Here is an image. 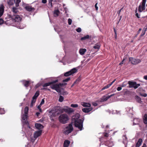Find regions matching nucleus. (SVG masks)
I'll use <instances>...</instances> for the list:
<instances>
[{
  "instance_id": "a19ab883",
  "label": "nucleus",
  "mask_w": 147,
  "mask_h": 147,
  "mask_svg": "<svg viewBox=\"0 0 147 147\" xmlns=\"http://www.w3.org/2000/svg\"><path fill=\"white\" fill-rule=\"evenodd\" d=\"M72 22V20L70 18H69L68 20V22L69 25H71V24Z\"/></svg>"
},
{
  "instance_id": "603ef678",
  "label": "nucleus",
  "mask_w": 147,
  "mask_h": 147,
  "mask_svg": "<svg viewBox=\"0 0 147 147\" xmlns=\"http://www.w3.org/2000/svg\"><path fill=\"white\" fill-rule=\"evenodd\" d=\"M141 95L142 96H143L144 97H146L147 96V94H146V93H144V94H141Z\"/></svg>"
},
{
  "instance_id": "a211bd4d",
  "label": "nucleus",
  "mask_w": 147,
  "mask_h": 147,
  "mask_svg": "<svg viewBox=\"0 0 147 147\" xmlns=\"http://www.w3.org/2000/svg\"><path fill=\"white\" fill-rule=\"evenodd\" d=\"M134 122L133 123V125H138L140 122V120L138 118H134Z\"/></svg>"
},
{
  "instance_id": "9d476101",
  "label": "nucleus",
  "mask_w": 147,
  "mask_h": 147,
  "mask_svg": "<svg viewBox=\"0 0 147 147\" xmlns=\"http://www.w3.org/2000/svg\"><path fill=\"white\" fill-rule=\"evenodd\" d=\"M115 94H111L110 95H108L107 96H106V95L100 98V102H103L106 101L109 98L113 96Z\"/></svg>"
},
{
  "instance_id": "393cba45",
  "label": "nucleus",
  "mask_w": 147,
  "mask_h": 147,
  "mask_svg": "<svg viewBox=\"0 0 147 147\" xmlns=\"http://www.w3.org/2000/svg\"><path fill=\"white\" fill-rule=\"evenodd\" d=\"M143 122L145 124H147V114H145L143 118Z\"/></svg>"
},
{
  "instance_id": "a18cd8bd",
  "label": "nucleus",
  "mask_w": 147,
  "mask_h": 147,
  "mask_svg": "<svg viewBox=\"0 0 147 147\" xmlns=\"http://www.w3.org/2000/svg\"><path fill=\"white\" fill-rule=\"evenodd\" d=\"M127 84V83L124 82L123 83L122 86L123 87H125V86Z\"/></svg>"
},
{
  "instance_id": "864d4df0",
  "label": "nucleus",
  "mask_w": 147,
  "mask_h": 147,
  "mask_svg": "<svg viewBox=\"0 0 147 147\" xmlns=\"http://www.w3.org/2000/svg\"><path fill=\"white\" fill-rule=\"evenodd\" d=\"M76 80L77 82V83H78V82L80 81L81 80V79L80 78V77H79Z\"/></svg>"
},
{
  "instance_id": "473e14b6",
  "label": "nucleus",
  "mask_w": 147,
  "mask_h": 147,
  "mask_svg": "<svg viewBox=\"0 0 147 147\" xmlns=\"http://www.w3.org/2000/svg\"><path fill=\"white\" fill-rule=\"evenodd\" d=\"M64 99V98L63 97L61 96H59V101L61 102H62L63 101Z\"/></svg>"
},
{
  "instance_id": "bb28decb",
  "label": "nucleus",
  "mask_w": 147,
  "mask_h": 147,
  "mask_svg": "<svg viewBox=\"0 0 147 147\" xmlns=\"http://www.w3.org/2000/svg\"><path fill=\"white\" fill-rule=\"evenodd\" d=\"M90 36L88 35H86L84 36L83 37H82L81 38V40H85L89 38Z\"/></svg>"
},
{
  "instance_id": "69168bd1",
  "label": "nucleus",
  "mask_w": 147,
  "mask_h": 147,
  "mask_svg": "<svg viewBox=\"0 0 147 147\" xmlns=\"http://www.w3.org/2000/svg\"><path fill=\"white\" fill-rule=\"evenodd\" d=\"M144 78L145 80H147V75L144 76Z\"/></svg>"
},
{
  "instance_id": "052dcab7",
  "label": "nucleus",
  "mask_w": 147,
  "mask_h": 147,
  "mask_svg": "<svg viewBox=\"0 0 147 147\" xmlns=\"http://www.w3.org/2000/svg\"><path fill=\"white\" fill-rule=\"evenodd\" d=\"M105 137H107L109 136V134L107 133H105L104 135Z\"/></svg>"
},
{
  "instance_id": "c9c22d12",
  "label": "nucleus",
  "mask_w": 147,
  "mask_h": 147,
  "mask_svg": "<svg viewBox=\"0 0 147 147\" xmlns=\"http://www.w3.org/2000/svg\"><path fill=\"white\" fill-rule=\"evenodd\" d=\"M100 46L99 45H96L94 46L93 48L94 49H100Z\"/></svg>"
},
{
  "instance_id": "b1692460",
  "label": "nucleus",
  "mask_w": 147,
  "mask_h": 147,
  "mask_svg": "<svg viewBox=\"0 0 147 147\" xmlns=\"http://www.w3.org/2000/svg\"><path fill=\"white\" fill-rule=\"evenodd\" d=\"M60 13L59 10L58 9L55 10L54 11V14L55 17H57L58 16L59 13Z\"/></svg>"
},
{
  "instance_id": "1a4fd4ad",
  "label": "nucleus",
  "mask_w": 147,
  "mask_h": 147,
  "mask_svg": "<svg viewBox=\"0 0 147 147\" xmlns=\"http://www.w3.org/2000/svg\"><path fill=\"white\" fill-rule=\"evenodd\" d=\"M65 108H64L62 109H61V113L65 112L66 113H67L69 114H70L74 111L73 109L69 108H68L67 107H66Z\"/></svg>"
},
{
  "instance_id": "aec40b11",
  "label": "nucleus",
  "mask_w": 147,
  "mask_h": 147,
  "mask_svg": "<svg viewBox=\"0 0 147 147\" xmlns=\"http://www.w3.org/2000/svg\"><path fill=\"white\" fill-rule=\"evenodd\" d=\"M70 142L68 140H65L63 144L64 147H68L70 144Z\"/></svg>"
},
{
  "instance_id": "4468645a",
  "label": "nucleus",
  "mask_w": 147,
  "mask_h": 147,
  "mask_svg": "<svg viewBox=\"0 0 147 147\" xmlns=\"http://www.w3.org/2000/svg\"><path fill=\"white\" fill-rule=\"evenodd\" d=\"M4 7L3 4L0 5V18L2 16L4 12Z\"/></svg>"
},
{
  "instance_id": "c03bdc74",
  "label": "nucleus",
  "mask_w": 147,
  "mask_h": 147,
  "mask_svg": "<svg viewBox=\"0 0 147 147\" xmlns=\"http://www.w3.org/2000/svg\"><path fill=\"white\" fill-rule=\"evenodd\" d=\"M123 8H121V9H120L119 11H118L117 12V13L118 14L119 16L120 12L123 9Z\"/></svg>"
},
{
  "instance_id": "c756f323",
  "label": "nucleus",
  "mask_w": 147,
  "mask_h": 147,
  "mask_svg": "<svg viewBox=\"0 0 147 147\" xmlns=\"http://www.w3.org/2000/svg\"><path fill=\"white\" fill-rule=\"evenodd\" d=\"M29 81H26L24 84V86L26 87H28L29 85Z\"/></svg>"
},
{
  "instance_id": "09e8293b",
  "label": "nucleus",
  "mask_w": 147,
  "mask_h": 147,
  "mask_svg": "<svg viewBox=\"0 0 147 147\" xmlns=\"http://www.w3.org/2000/svg\"><path fill=\"white\" fill-rule=\"evenodd\" d=\"M135 16L138 18H140V15H139L138 13H135Z\"/></svg>"
},
{
  "instance_id": "5701e85b",
  "label": "nucleus",
  "mask_w": 147,
  "mask_h": 147,
  "mask_svg": "<svg viewBox=\"0 0 147 147\" xmlns=\"http://www.w3.org/2000/svg\"><path fill=\"white\" fill-rule=\"evenodd\" d=\"M39 91H37L35 93L34 95L32 97V99H36V100L37 97L39 96Z\"/></svg>"
},
{
  "instance_id": "338daca9",
  "label": "nucleus",
  "mask_w": 147,
  "mask_h": 147,
  "mask_svg": "<svg viewBox=\"0 0 147 147\" xmlns=\"http://www.w3.org/2000/svg\"><path fill=\"white\" fill-rule=\"evenodd\" d=\"M40 114V113L39 112H36V115L37 117H38L39 116V115Z\"/></svg>"
},
{
  "instance_id": "7c9ffc66",
  "label": "nucleus",
  "mask_w": 147,
  "mask_h": 147,
  "mask_svg": "<svg viewBox=\"0 0 147 147\" xmlns=\"http://www.w3.org/2000/svg\"><path fill=\"white\" fill-rule=\"evenodd\" d=\"M27 115H25V114H24L22 116V119L23 120L26 121V120H27Z\"/></svg>"
},
{
  "instance_id": "a878e982",
  "label": "nucleus",
  "mask_w": 147,
  "mask_h": 147,
  "mask_svg": "<svg viewBox=\"0 0 147 147\" xmlns=\"http://www.w3.org/2000/svg\"><path fill=\"white\" fill-rule=\"evenodd\" d=\"M135 99L137 102L138 103H141L142 102L141 98L138 96H135Z\"/></svg>"
},
{
  "instance_id": "3c124183",
  "label": "nucleus",
  "mask_w": 147,
  "mask_h": 147,
  "mask_svg": "<svg viewBox=\"0 0 147 147\" xmlns=\"http://www.w3.org/2000/svg\"><path fill=\"white\" fill-rule=\"evenodd\" d=\"M41 90H50V89L48 88H44L41 89Z\"/></svg>"
},
{
  "instance_id": "5fc2aeb1",
  "label": "nucleus",
  "mask_w": 147,
  "mask_h": 147,
  "mask_svg": "<svg viewBox=\"0 0 147 147\" xmlns=\"http://www.w3.org/2000/svg\"><path fill=\"white\" fill-rule=\"evenodd\" d=\"M122 89V88L121 87V86H120V87H118L117 88V90L118 91H119L120 90H121Z\"/></svg>"
},
{
  "instance_id": "de8ad7c7",
  "label": "nucleus",
  "mask_w": 147,
  "mask_h": 147,
  "mask_svg": "<svg viewBox=\"0 0 147 147\" xmlns=\"http://www.w3.org/2000/svg\"><path fill=\"white\" fill-rule=\"evenodd\" d=\"M36 139H35V138H31V140H30L31 142H32V143H33L34 142L35 140Z\"/></svg>"
},
{
  "instance_id": "4be33fe9",
  "label": "nucleus",
  "mask_w": 147,
  "mask_h": 147,
  "mask_svg": "<svg viewBox=\"0 0 147 147\" xmlns=\"http://www.w3.org/2000/svg\"><path fill=\"white\" fill-rule=\"evenodd\" d=\"M86 50L85 49H80L79 50V53L81 55L84 54L85 52L86 51Z\"/></svg>"
},
{
  "instance_id": "79ce46f5",
  "label": "nucleus",
  "mask_w": 147,
  "mask_h": 147,
  "mask_svg": "<svg viewBox=\"0 0 147 147\" xmlns=\"http://www.w3.org/2000/svg\"><path fill=\"white\" fill-rule=\"evenodd\" d=\"M76 31L78 32H80L82 31V29L80 28H78L76 29Z\"/></svg>"
},
{
  "instance_id": "0eeeda50",
  "label": "nucleus",
  "mask_w": 147,
  "mask_h": 147,
  "mask_svg": "<svg viewBox=\"0 0 147 147\" xmlns=\"http://www.w3.org/2000/svg\"><path fill=\"white\" fill-rule=\"evenodd\" d=\"M129 61L134 65H136L141 62V60L139 59H135L133 57H129Z\"/></svg>"
},
{
  "instance_id": "cd10ccee",
  "label": "nucleus",
  "mask_w": 147,
  "mask_h": 147,
  "mask_svg": "<svg viewBox=\"0 0 147 147\" xmlns=\"http://www.w3.org/2000/svg\"><path fill=\"white\" fill-rule=\"evenodd\" d=\"M7 2L9 5H13L14 1L13 0H8Z\"/></svg>"
},
{
  "instance_id": "6ab92c4d",
  "label": "nucleus",
  "mask_w": 147,
  "mask_h": 147,
  "mask_svg": "<svg viewBox=\"0 0 147 147\" xmlns=\"http://www.w3.org/2000/svg\"><path fill=\"white\" fill-rule=\"evenodd\" d=\"M142 139L141 138H139L136 144V147H139L142 144Z\"/></svg>"
},
{
  "instance_id": "6e6552de",
  "label": "nucleus",
  "mask_w": 147,
  "mask_h": 147,
  "mask_svg": "<svg viewBox=\"0 0 147 147\" xmlns=\"http://www.w3.org/2000/svg\"><path fill=\"white\" fill-rule=\"evenodd\" d=\"M66 129L65 131V134H67L70 133L73 129V128L72 124H69L68 126L66 127Z\"/></svg>"
},
{
  "instance_id": "423d86ee",
  "label": "nucleus",
  "mask_w": 147,
  "mask_h": 147,
  "mask_svg": "<svg viewBox=\"0 0 147 147\" xmlns=\"http://www.w3.org/2000/svg\"><path fill=\"white\" fill-rule=\"evenodd\" d=\"M77 71V69L76 68H73L69 71L65 72L64 74V76L66 77L69 76L75 73Z\"/></svg>"
},
{
  "instance_id": "39448f33",
  "label": "nucleus",
  "mask_w": 147,
  "mask_h": 147,
  "mask_svg": "<svg viewBox=\"0 0 147 147\" xmlns=\"http://www.w3.org/2000/svg\"><path fill=\"white\" fill-rule=\"evenodd\" d=\"M128 84L129 85V88H133L135 89L137 88L140 86V84H137L136 82L129 81L128 82Z\"/></svg>"
},
{
  "instance_id": "58836bf2",
  "label": "nucleus",
  "mask_w": 147,
  "mask_h": 147,
  "mask_svg": "<svg viewBox=\"0 0 147 147\" xmlns=\"http://www.w3.org/2000/svg\"><path fill=\"white\" fill-rule=\"evenodd\" d=\"M78 105L77 104H72L71 105V107L76 108L78 107Z\"/></svg>"
},
{
  "instance_id": "49530a36",
  "label": "nucleus",
  "mask_w": 147,
  "mask_h": 147,
  "mask_svg": "<svg viewBox=\"0 0 147 147\" xmlns=\"http://www.w3.org/2000/svg\"><path fill=\"white\" fill-rule=\"evenodd\" d=\"M4 21L1 18H0V25L2 24L4 22Z\"/></svg>"
},
{
  "instance_id": "ddd939ff",
  "label": "nucleus",
  "mask_w": 147,
  "mask_h": 147,
  "mask_svg": "<svg viewBox=\"0 0 147 147\" xmlns=\"http://www.w3.org/2000/svg\"><path fill=\"white\" fill-rule=\"evenodd\" d=\"M41 130L38 131H36L34 134V138L36 139L37 137L40 135L41 134Z\"/></svg>"
},
{
  "instance_id": "72a5a7b5",
  "label": "nucleus",
  "mask_w": 147,
  "mask_h": 147,
  "mask_svg": "<svg viewBox=\"0 0 147 147\" xmlns=\"http://www.w3.org/2000/svg\"><path fill=\"white\" fill-rule=\"evenodd\" d=\"M60 94L63 95H66L68 94V93L66 91H63L61 92Z\"/></svg>"
},
{
  "instance_id": "9b49d317",
  "label": "nucleus",
  "mask_w": 147,
  "mask_h": 147,
  "mask_svg": "<svg viewBox=\"0 0 147 147\" xmlns=\"http://www.w3.org/2000/svg\"><path fill=\"white\" fill-rule=\"evenodd\" d=\"M58 80H55L51 82L45 83L42 85V86L43 87H45L49 86L57 82H58Z\"/></svg>"
},
{
  "instance_id": "2eb2a0df",
  "label": "nucleus",
  "mask_w": 147,
  "mask_h": 147,
  "mask_svg": "<svg viewBox=\"0 0 147 147\" xmlns=\"http://www.w3.org/2000/svg\"><path fill=\"white\" fill-rule=\"evenodd\" d=\"M25 8L27 11H34L35 10L34 8L30 6H26L25 7Z\"/></svg>"
},
{
  "instance_id": "f8f14e48",
  "label": "nucleus",
  "mask_w": 147,
  "mask_h": 147,
  "mask_svg": "<svg viewBox=\"0 0 147 147\" xmlns=\"http://www.w3.org/2000/svg\"><path fill=\"white\" fill-rule=\"evenodd\" d=\"M146 9L145 5L142 4L139 5L138 7V11L140 12H142V11L145 10Z\"/></svg>"
},
{
  "instance_id": "f704fd0d",
  "label": "nucleus",
  "mask_w": 147,
  "mask_h": 147,
  "mask_svg": "<svg viewBox=\"0 0 147 147\" xmlns=\"http://www.w3.org/2000/svg\"><path fill=\"white\" fill-rule=\"evenodd\" d=\"M110 86V85H109V84H108L106 86H104V87H103L102 89V90H105V89H107Z\"/></svg>"
},
{
  "instance_id": "f257e3e1",
  "label": "nucleus",
  "mask_w": 147,
  "mask_h": 147,
  "mask_svg": "<svg viewBox=\"0 0 147 147\" xmlns=\"http://www.w3.org/2000/svg\"><path fill=\"white\" fill-rule=\"evenodd\" d=\"M80 117V115L78 113H77L72 117V120L74 123L75 126L80 129L82 130L83 128V122L84 119L83 120L79 119Z\"/></svg>"
},
{
  "instance_id": "13d9d810",
  "label": "nucleus",
  "mask_w": 147,
  "mask_h": 147,
  "mask_svg": "<svg viewBox=\"0 0 147 147\" xmlns=\"http://www.w3.org/2000/svg\"><path fill=\"white\" fill-rule=\"evenodd\" d=\"M47 2V0H42V2L43 3L45 4Z\"/></svg>"
},
{
  "instance_id": "dca6fc26",
  "label": "nucleus",
  "mask_w": 147,
  "mask_h": 147,
  "mask_svg": "<svg viewBox=\"0 0 147 147\" xmlns=\"http://www.w3.org/2000/svg\"><path fill=\"white\" fill-rule=\"evenodd\" d=\"M35 126L38 129H40L43 128V126L41 124L36 123L35 124Z\"/></svg>"
},
{
  "instance_id": "4d7b16f0",
  "label": "nucleus",
  "mask_w": 147,
  "mask_h": 147,
  "mask_svg": "<svg viewBox=\"0 0 147 147\" xmlns=\"http://www.w3.org/2000/svg\"><path fill=\"white\" fill-rule=\"evenodd\" d=\"M36 99H32V100L31 101V102H32V103H33L34 104L36 102Z\"/></svg>"
},
{
  "instance_id": "f03ea898",
  "label": "nucleus",
  "mask_w": 147,
  "mask_h": 147,
  "mask_svg": "<svg viewBox=\"0 0 147 147\" xmlns=\"http://www.w3.org/2000/svg\"><path fill=\"white\" fill-rule=\"evenodd\" d=\"M12 11L13 13V14H9L8 16L9 18L11 19L13 22H19L20 21L22 18L19 16L17 14V13L18 12L17 8L15 7L12 8Z\"/></svg>"
},
{
  "instance_id": "4c0bfd02",
  "label": "nucleus",
  "mask_w": 147,
  "mask_h": 147,
  "mask_svg": "<svg viewBox=\"0 0 147 147\" xmlns=\"http://www.w3.org/2000/svg\"><path fill=\"white\" fill-rule=\"evenodd\" d=\"M5 113V111L3 109H2L0 108V114H3Z\"/></svg>"
},
{
  "instance_id": "e2e57ef3",
  "label": "nucleus",
  "mask_w": 147,
  "mask_h": 147,
  "mask_svg": "<svg viewBox=\"0 0 147 147\" xmlns=\"http://www.w3.org/2000/svg\"><path fill=\"white\" fill-rule=\"evenodd\" d=\"M142 30L141 28H140L139 30L137 32V34H138Z\"/></svg>"
},
{
  "instance_id": "680f3d73",
  "label": "nucleus",
  "mask_w": 147,
  "mask_h": 147,
  "mask_svg": "<svg viewBox=\"0 0 147 147\" xmlns=\"http://www.w3.org/2000/svg\"><path fill=\"white\" fill-rule=\"evenodd\" d=\"M92 105L94 106H96L98 105V104L96 102H93L92 103Z\"/></svg>"
},
{
  "instance_id": "7ed1b4c3",
  "label": "nucleus",
  "mask_w": 147,
  "mask_h": 147,
  "mask_svg": "<svg viewBox=\"0 0 147 147\" xmlns=\"http://www.w3.org/2000/svg\"><path fill=\"white\" fill-rule=\"evenodd\" d=\"M59 120L61 123L65 124L69 120V117L68 116L65 114H62L59 116Z\"/></svg>"
},
{
  "instance_id": "37998d69",
  "label": "nucleus",
  "mask_w": 147,
  "mask_h": 147,
  "mask_svg": "<svg viewBox=\"0 0 147 147\" xmlns=\"http://www.w3.org/2000/svg\"><path fill=\"white\" fill-rule=\"evenodd\" d=\"M45 102L44 99L43 98L42 100L41 101L40 104V105H42Z\"/></svg>"
},
{
  "instance_id": "e433bc0d",
  "label": "nucleus",
  "mask_w": 147,
  "mask_h": 147,
  "mask_svg": "<svg viewBox=\"0 0 147 147\" xmlns=\"http://www.w3.org/2000/svg\"><path fill=\"white\" fill-rule=\"evenodd\" d=\"M70 78L69 77L67 78H66L65 79L63 80V82H67L69 80H70Z\"/></svg>"
},
{
  "instance_id": "ea45409f",
  "label": "nucleus",
  "mask_w": 147,
  "mask_h": 147,
  "mask_svg": "<svg viewBox=\"0 0 147 147\" xmlns=\"http://www.w3.org/2000/svg\"><path fill=\"white\" fill-rule=\"evenodd\" d=\"M53 1V0H50L49 1V3L48 4V5L49 6H51V7H53L52 4V1Z\"/></svg>"
},
{
  "instance_id": "f3484780",
  "label": "nucleus",
  "mask_w": 147,
  "mask_h": 147,
  "mask_svg": "<svg viewBox=\"0 0 147 147\" xmlns=\"http://www.w3.org/2000/svg\"><path fill=\"white\" fill-rule=\"evenodd\" d=\"M92 109V108H85L82 109V110L83 112L85 113H88L91 111Z\"/></svg>"
},
{
  "instance_id": "bf43d9fd",
  "label": "nucleus",
  "mask_w": 147,
  "mask_h": 147,
  "mask_svg": "<svg viewBox=\"0 0 147 147\" xmlns=\"http://www.w3.org/2000/svg\"><path fill=\"white\" fill-rule=\"evenodd\" d=\"M116 80V79H115L114 80H113L112 82L110 84H109V85H110V86H111L112 84Z\"/></svg>"
},
{
  "instance_id": "20e7f679",
  "label": "nucleus",
  "mask_w": 147,
  "mask_h": 147,
  "mask_svg": "<svg viewBox=\"0 0 147 147\" xmlns=\"http://www.w3.org/2000/svg\"><path fill=\"white\" fill-rule=\"evenodd\" d=\"M67 84V83H60L59 84H53L50 87L51 88L55 90L57 92L60 93L61 90L60 89V86H63L64 85Z\"/></svg>"
},
{
  "instance_id": "8fccbe9b",
  "label": "nucleus",
  "mask_w": 147,
  "mask_h": 147,
  "mask_svg": "<svg viewBox=\"0 0 147 147\" xmlns=\"http://www.w3.org/2000/svg\"><path fill=\"white\" fill-rule=\"evenodd\" d=\"M98 4V3H97L95 5V7L96 9V10H98V7L97 6V5Z\"/></svg>"
},
{
  "instance_id": "6e6d98bb",
  "label": "nucleus",
  "mask_w": 147,
  "mask_h": 147,
  "mask_svg": "<svg viewBox=\"0 0 147 147\" xmlns=\"http://www.w3.org/2000/svg\"><path fill=\"white\" fill-rule=\"evenodd\" d=\"M146 1V0H142V2L141 3L142 4L145 5Z\"/></svg>"
},
{
  "instance_id": "0e129e2a",
  "label": "nucleus",
  "mask_w": 147,
  "mask_h": 147,
  "mask_svg": "<svg viewBox=\"0 0 147 147\" xmlns=\"http://www.w3.org/2000/svg\"><path fill=\"white\" fill-rule=\"evenodd\" d=\"M34 104L33 103H32V102H31V103L30 105V107H32L33 106V105Z\"/></svg>"
},
{
  "instance_id": "2f4dec72",
  "label": "nucleus",
  "mask_w": 147,
  "mask_h": 147,
  "mask_svg": "<svg viewBox=\"0 0 147 147\" xmlns=\"http://www.w3.org/2000/svg\"><path fill=\"white\" fill-rule=\"evenodd\" d=\"M21 0H17L15 3L16 6L18 7L19 6V3L20 2Z\"/></svg>"
},
{
  "instance_id": "774afa93",
  "label": "nucleus",
  "mask_w": 147,
  "mask_h": 147,
  "mask_svg": "<svg viewBox=\"0 0 147 147\" xmlns=\"http://www.w3.org/2000/svg\"><path fill=\"white\" fill-rule=\"evenodd\" d=\"M142 147H146V144L145 143H144Z\"/></svg>"
},
{
  "instance_id": "412c9836",
  "label": "nucleus",
  "mask_w": 147,
  "mask_h": 147,
  "mask_svg": "<svg viewBox=\"0 0 147 147\" xmlns=\"http://www.w3.org/2000/svg\"><path fill=\"white\" fill-rule=\"evenodd\" d=\"M81 105L85 107H90L91 106V105L90 103L85 102H82Z\"/></svg>"
},
{
  "instance_id": "c85d7f7f",
  "label": "nucleus",
  "mask_w": 147,
  "mask_h": 147,
  "mask_svg": "<svg viewBox=\"0 0 147 147\" xmlns=\"http://www.w3.org/2000/svg\"><path fill=\"white\" fill-rule=\"evenodd\" d=\"M28 111V107H26L24 109V114L25 115H27Z\"/></svg>"
}]
</instances>
